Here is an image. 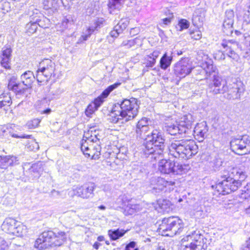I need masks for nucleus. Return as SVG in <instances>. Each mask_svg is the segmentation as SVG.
<instances>
[{
  "label": "nucleus",
  "instance_id": "49",
  "mask_svg": "<svg viewBox=\"0 0 250 250\" xmlns=\"http://www.w3.org/2000/svg\"><path fill=\"white\" fill-rule=\"evenodd\" d=\"M226 55L224 50L223 51L217 50L213 54L214 59L219 61L225 60Z\"/></svg>",
  "mask_w": 250,
  "mask_h": 250
},
{
  "label": "nucleus",
  "instance_id": "30",
  "mask_svg": "<svg viewBox=\"0 0 250 250\" xmlns=\"http://www.w3.org/2000/svg\"><path fill=\"white\" fill-rule=\"evenodd\" d=\"M76 19L74 16L71 15H68L64 17L62 22V26L63 29L70 28L73 25Z\"/></svg>",
  "mask_w": 250,
  "mask_h": 250
},
{
  "label": "nucleus",
  "instance_id": "3",
  "mask_svg": "<svg viewBox=\"0 0 250 250\" xmlns=\"http://www.w3.org/2000/svg\"><path fill=\"white\" fill-rule=\"evenodd\" d=\"M139 108L137 99H125L120 104L118 103L114 104L111 112V121L116 124L131 120L137 115Z\"/></svg>",
  "mask_w": 250,
  "mask_h": 250
},
{
  "label": "nucleus",
  "instance_id": "15",
  "mask_svg": "<svg viewBox=\"0 0 250 250\" xmlns=\"http://www.w3.org/2000/svg\"><path fill=\"white\" fill-rule=\"evenodd\" d=\"M224 49V52L229 58L235 61H237L239 58V55L233 50L235 46L237 45V42L231 41H223L221 44Z\"/></svg>",
  "mask_w": 250,
  "mask_h": 250
},
{
  "label": "nucleus",
  "instance_id": "46",
  "mask_svg": "<svg viewBox=\"0 0 250 250\" xmlns=\"http://www.w3.org/2000/svg\"><path fill=\"white\" fill-rule=\"evenodd\" d=\"M235 190L232 189V188H217L215 190L214 194L222 195H226L232 192H234Z\"/></svg>",
  "mask_w": 250,
  "mask_h": 250
},
{
  "label": "nucleus",
  "instance_id": "20",
  "mask_svg": "<svg viewBox=\"0 0 250 250\" xmlns=\"http://www.w3.org/2000/svg\"><path fill=\"white\" fill-rule=\"evenodd\" d=\"M174 166L175 163L171 161L162 159L159 163L158 170L162 174H173Z\"/></svg>",
  "mask_w": 250,
  "mask_h": 250
},
{
  "label": "nucleus",
  "instance_id": "11",
  "mask_svg": "<svg viewBox=\"0 0 250 250\" xmlns=\"http://www.w3.org/2000/svg\"><path fill=\"white\" fill-rule=\"evenodd\" d=\"M193 68L188 58H183L176 62L174 66L175 75L180 78H185L189 74Z\"/></svg>",
  "mask_w": 250,
  "mask_h": 250
},
{
  "label": "nucleus",
  "instance_id": "56",
  "mask_svg": "<svg viewBox=\"0 0 250 250\" xmlns=\"http://www.w3.org/2000/svg\"><path fill=\"white\" fill-rule=\"evenodd\" d=\"M240 197L243 199H248L249 198H250V193L249 189L247 188V190H245L244 193L242 192Z\"/></svg>",
  "mask_w": 250,
  "mask_h": 250
},
{
  "label": "nucleus",
  "instance_id": "62",
  "mask_svg": "<svg viewBox=\"0 0 250 250\" xmlns=\"http://www.w3.org/2000/svg\"><path fill=\"white\" fill-rule=\"evenodd\" d=\"M136 243L134 241L130 242L129 244H128L125 248H127V249H136L137 248H135Z\"/></svg>",
  "mask_w": 250,
  "mask_h": 250
},
{
  "label": "nucleus",
  "instance_id": "26",
  "mask_svg": "<svg viewBox=\"0 0 250 250\" xmlns=\"http://www.w3.org/2000/svg\"><path fill=\"white\" fill-rule=\"evenodd\" d=\"M93 188H73V193L83 198H88L92 196Z\"/></svg>",
  "mask_w": 250,
  "mask_h": 250
},
{
  "label": "nucleus",
  "instance_id": "8",
  "mask_svg": "<svg viewBox=\"0 0 250 250\" xmlns=\"http://www.w3.org/2000/svg\"><path fill=\"white\" fill-rule=\"evenodd\" d=\"M55 62L50 59H45L41 61L38 66L36 76L38 82H47L52 76L55 77Z\"/></svg>",
  "mask_w": 250,
  "mask_h": 250
},
{
  "label": "nucleus",
  "instance_id": "12",
  "mask_svg": "<svg viewBox=\"0 0 250 250\" xmlns=\"http://www.w3.org/2000/svg\"><path fill=\"white\" fill-rule=\"evenodd\" d=\"M234 13L232 10H228L225 12L222 30L227 36H230L233 30Z\"/></svg>",
  "mask_w": 250,
  "mask_h": 250
},
{
  "label": "nucleus",
  "instance_id": "14",
  "mask_svg": "<svg viewBox=\"0 0 250 250\" xmlns=\"http://www.w3.org/2000/svg\"><path fill=\"white\" fill-rule=\"evenodd\" d=\"M178 217L172 216L165 218L162 220V223L158 228L159 232L162 233V235L166 236L165 234L171 232L174 225L177 224L176 219Z\"/></svg>",
  "mask_w": 250,
  "mask_h": 250
},
{
  "label": "nucleus",
  "instance_id": "55",
  "mask_svg": "<svg viewBox=\"0 0 250 250\" xmlns=\"http://www.w3.org/2000/svg\"><path fill=\"white\" fill-rule=\"evenodd\" d=\"M213 166L215 168L217 169L222 166V161L221 159H215L213 161Z\"/></svg>",
  "mask_w": 250,
  "mask_h": 250
},
{
  "label": "nucleus",
  "instance_id": "38",
  "mask_svg": "<svg viewBox=\"0 0 250 250\" xmlns=\"http://www.w3.org/2000/svg\"><path fill=\"white\" fill-rule=\"evenodd\" d=\"M121 0H111L108 3L110 13H113L114 10H119L122 7Z\"/></svg>",
  "mask_w": 250,
  "mask_h": 250
},
{
  "label": "nucleus",
  "instance_id": "9",
  "mask_svg": "<svg viewBox=\"0 0 250 250\" xmlns=\"http://www.w3.org/2000/svg\"><path fill=\"white\" fill-rule=\"evenodd\" d=\"M246 177L245 172L243 171L240 168L237 167H232L230 170L229 176L226 177V176H222V179L218 180L216 183L217 187L232 188L233 185L234 180L233 178H238L239 181H243Z\"/></svg>",
  "mask_w": 250,
  "mask_h": 250
},
{
  "label": "nucleus",
  "instance_id": "23",
  "mask_svg": "<svg viewBox=\"0 0 250 250\" xmlns=\"http://www.w3.org/2000/svg\"><path fill=\"white\" fill-rule=\"evenodd\" d=\"M194 121L193 117L190 114H187L181 118L179 124L181 127L185 128V133L184 134H189Z\"/></svg>",
  "mask_w": 250,
  "mask_h": 250
},
{
  "label": "nucleus",
  "instance_id": "16",
  "mask_svg": "<svg viewBox=\"0 0 250 250\" xmlns=\"http://www.w3.org/2000/svg\"><path fill=\"white\" fill-rule=\"evenodd\" d=\"M208 127L206 122H203L197 124L194 128V136L199 142H202L207 136Z\"/></svg>",
  "mask_w": 250,
  "mask_h": 250
},
{
  "label": "nucleus",
  "instance_id": "60",
  "mask_svg": "<svg viewBox=\"0 0 250 250\" xmlns=\"http://www.w3.org/2000/svg\"><path fill=\"white\" fill-rule=\"evenodd\" d=\"M241 250H250V237L247 240L245 244L243 246Z\"/></svg>",
  "mask_w": 250,
  "mask_h": 250
},
{
  "label": "nucleus",
  "instance_id": "13",
  "mask_svg": "<svg viewBox=\"0 0 250 250\" xmlns=\"http://www.w3.org/2000/svg\"><path fill=\"white\" fill-rule=\"evenodd\" d=\"M12 49L10 45L4 46L0 53V64L6 70H10Z\"/></svg>",
  "mask_w": 250,
  "mask_h": 250
},
{
  "label": "nucleus",
  "instance_id": "28",
  "mask_svg": "<svg viewBox=\"0 0 250 250\" xmlns=\"http://www.w3.org/2000/svg\"><path fill=\"white\" fill-rule=\"evenodd\" d=\"M131 202H133V199L129 195L123 194L120 195L116 200V203L120 207H126L127 204Z\"/></svg>",
  "mask_w": 250,
  "mask_h": 250
},
{
  "label": "nucleus",
  "instance_id": "53",
  "mask_svg": "<svg viewBox=\"0 0 250 250\" xmlns=\"http://www.w3.org/2000/svg\"><path fill=\"white\" fill-rule=\"evenodd\" d=\"M9 244L3 238L0 237V250H7Z\"/></svg>",
  "mask_w": 250,
  "mask_h": 250
},
{
  "label": "nucleus",
  "instance_id": "45",
  "mask_svg": "<svg viewBox=\"0 0 250 250\" xmlns=\"http://www.w3.org/2000/svg\"><path fill=\"white\" fill-rule=\"evenodd\" d=\"M203 66L206 71L207 77L211 75V73L215 72L216 68L212 64L205 63L203 64Z\"/></svg>",
  "mask_w": 250,
  "mask_h": 250
},
{
  "label": "nucleus",
  "instance_id": "27",
  "mask_svg": "<svg viewBox=\"0 0 250 250\" xmlns=\"http://www.w3.org/2000/svg\"><path fill=\"white\" fill-rule=\"evenodd\" d=\"M157 208L160 209L159 211L168 212L170 210L171 202L167 199H159L157 200Z\"/></svg>",
  "mask_w": 250,
  "mask_h": 250
},
{
  "label": "nucleus",
  "instance_id": "47",
  "mask_svg": "<svg viewBox=\"0 0 250 250\" xmlns=\"http://www.w3.org/2000/svg\"><path fill=\"white\" fill-rule=\"evenodd\" d=\"M97 109L98 108L95 106V104L91 103L87 106L85 109V115L87 117H90Z\"/></svg>",
  "mask_w": 250,
  "mask_h": 250
},
{
  "label": "nucleus",
  "instance_id": "44",
  "mask_svg": "<svg viewBox=\"0 0 250 250\" xmlns=\"http://www.w3.org/2000/svg\"><path fill=\"white\" fill-rule=\"evenodd\" d=\"M17 83V77L14 75L10 76L8 79V89L11 91L13 89H14L15 86Z\"/></svg>",
  "mask_w": 250,
  "mask_h": 250
},
{
  "label": "nucleus",
  "instance_id": "36",
  "mask_svg": "<svg viewBox=\"0 0 250 250\" xmlns=\"http://www.w3.org/2000/svg\"><path fill=\"white\" fill-rule=\"evenodd\" d=\"M42 4L43 9L45 10H56L58 6V2L56 0H43Z\"/></svg>",
  "mask_w": 250,
  "mask_h": 250
},
{
  "label": "nucleus",
  "instance_id": "32",
  "mask_svg": "<svg viewBox=\"0 0 250 250\" xmlns=\"http://www.w3.org/2000/svg\"><path fill=\"white\" fill-rule=\"evenodd\" d=\"M142 44V40L138 37L130 40H126L123 42L121 46H125L126 48L134 47L135 45L140 46Z\"/></svg>",
  "mask_w": 250,
  "mask_h": 250
},
{
  "label": "nucleus",
  "instance_id": "40",
  "mask_svg": "<svg viewBox=\"0 0 250 250\" xmlns=\"http://www.w3.org/2000/svg\"><path fill=\"white\" fill-rule=\"evenodd\" d=\"M24 84L21 82V83H18L15 86L14 89H13L11 91H13L16 94H23L25 91L28 88Z\"/></svg>",
  "mask_w": 250,
  "mask_h": 250
},
{
  "label": "nucleus",
  "instance_id": "24",
  "mask_svg": "<svg viewBox=\"0 0 250 250\" xmlns=\"http://www.w3.org/2000/svg\"><path fill=\"white\" fill-rule=\"evenodd\" d=\"M18 222L13 218H6L2 224V229L7 233H12Z\"/></svg>",
  "mask_w": 250,
  "mask_h": 250
},
{
  "label": "nucleus",
  "instance_id": "41",
  "mask_svg": "<svg viewBox=\"0 0 250 250\" xmlns=\"http://www.w3.org/2000/svg\"><path fill=\"white\" fill-rule=\"evenodd\" d=\"M187 166L186 165H182L178 164L177 166H174V168L173 171V174H182L186 173L187 171Z\"/></svg>",
  "mask_w": 250,
  "mask_h": 250
},
{
  "label": "nucleus",
  "instance_id": "51",
  "mask_svg": "<svg viewBox=\"0 0 250 250\" xmlns=\"http://www.w3.org/2000/svg\"><path fill=\"white\" fill-rule=\"evenodd\" d=\"M146 62L144 63L147 67H152L156 63V61L148 55L146 58Z\"/></svg>",
  "mask_w": 250,
  "mask_h": 250
},
{
  "label": "nucleus",
  "instance_id": "39",
  "mask_svg": "<svg viewBox=\"0 0 250 250\" xmlns=\"http://www.w3.org/2000/svg\"><path fill=\"white\" fill-rule=\"evenodd\" d=\"M98 26L99 24L97 21L95 22L93 25H91L87 29L85 35L82 36L83 40L86 41L97 29Z\"/></svg>",
  "mask_w": 250,
  "mask_h": 250
},
{
  "label": "nucleus",
  "instance_id": "19",
  "mask_svg": "<svg viewBox=\"0 0 250 250\" xmlns=\"http://www.w3.org/2000/svg\"><path fill=\"white\" fill-rule=\"evenodd\" d=\"M12 103L9 93L3 92L0 94V113H6L9 109Z\"/></svg>",
  "mask_w": 250,
  "mask_h": 250
},
{
  "label": "nucleus",
  "instance_id": "10",
  "mask_svg": "<svg viewBox=\"0 0 250 250\" xmlns=\"http://www.w3.org/2000/svg\"><path fill=\"white\" fill-rule=\"evenodd\" d=\"M230 145L231 150L236 154L250 153V138L247 135L232 139Z\"/></svg>",
  "mask_w": 250,
  "mask_h": 250
},
{
  "label": "nucleus",
  "instance_id": "34",
  "mask_svg": "<svg viewBox=\"0 0 250 250\" xmlns=\"http://www.w3.org/2000/svg\"><path fill=\"white\" fill-rule=\"evenodd\" d=\"M193 73L195 74L197 80H202L207 78L206 71L203 66H197L193 68Z\"/></svg>",
  "mask_w": 250,
  "mask_h": 250
},
{
  "label": "nucleus",
  "instance_id": "54",
  "mask_svg": "<svg viewBox=\"0 0 250 250\" xmlns=\"http://www.w3.org/2000/svg\"><path fill=\"white\" fill-rule=\"evenodd\" d=\"M243 19L244 21L247 23L250 22V8H248V10L245 11Z\"/></svg>",
  "mask_w": 250,
  "mask_h": 250
},
{
  "label": "nucleus",
  "instance_id": "21",
  "mask_svg": "<svg viewBox=\"0 0 250 250\" xmlns=\"http://www.w3.org/2000/svg\"><path fill=\"white\" fill-rule=\"evenodd\" d=\"M129 24V20L127 18L122 19L118 24L115 25L110 33V36L113 38H117L123 32Z\"/></svg>",
  "mask_w": 250,
  "mask_h": 250
},
{
  "label": "nucleus",
  "instance_id": "17",
  "mask_svg": "<svg viewBox=\"0 0 250 250\" xmlns=\"http://www.w3.org/2000/svg\"><path fill=\"white\" fill-rule=\"evenodd\" d=\"M120 84V83H115L109 86L100 96L94 100L92 103L94 104L95 106L98 109V108L103 104L104 101V99L107 98L110 93L116 88Z\"/></svg>",
  "mask_w": 250,
  "mask_h": 250
},
{
  "label": "nucleus",
  "instance_id": "5",
  "mask_svg": "<svg viewBox=\"0 0 250 250\" xmlns=\"http://www.w3.org/2000/svg\"><path fill=\"white\" fill-rule=\"evenodd\" d=\"M81 150L88 157L92 159H98L101 155V147L100 139L97 134L92 135L89 131L84 133L82 140Z\"/></svg>",
  "mask_w": 250,
  "mask_h": 250
},
{
  "label": "nucleus",
  "instance_id": "43",
  "mask_svg": "<svg viewBox=\"0 0 250 250\" xmlns=\"http://www.w3.org/2000/svg\"><path fill=\"white\" fill-rule=\"evenodd\" d=\"M41 122V120L38 118L34 119L29 121L26 125L29 129H33L37 127Z\"/></svg>",
  "mask_w": 250,
  "mask_h": 250
},
{
  "label": "nucleus",
  "instance_id": "37",
  "mask_svg": "<svg viewBox=\"0 0 250 250\" xmlns=\"http://www.w3.org/2000/svg\"><path fill=\"white\" fill-rule=\"evenodd\" d=\"M16 161V157L14 156H1L0 165H3L7 167L13 165V164Z\"/></svg>",
  "mask_w": 250,
  "mask_h": 250
},
{
  "label": "nucleus",
  "instance_id": "50",
  "mask_svg": "<svg viewBox=\"0 0 250 250\" xmlns=\"http://www.w3.org/2000/svg\"><path fill=\"white\" fill-rule=\"evenodd\" d=\"M178 26L180 27V31H182L183 29H187L189 25V22L188 21L185 19H181L179 21Z\"/></svg>",
  "mask_w": 250,
  "mask_h": 250
},
{
  "label": "nucleus",
  "instance_id": "18",
  "mask_svg": "<svg viewBox=\"0 0 250 250\" xmlns=\"http://www.w3.org/2000/svg\"><path fill=\"white\" fill-rule=\"evenodd\" d=\"M176 220L177 224L174 225L170 232L165 234L166 236L173 237L174 235L182 234L185 232L187 233V235L189 232L188 231V228L184 227V225L181 219L178 217L177 219H176Z\"/></svg>",
  "mask_w": 250,
  "mask_h": 250
},
{
  "label": "nucleus",
  "instance_id": "42",
  "mask_svg": "<svg viewBox=\"0 0 250 250\" xmlns=\"http://www.w3.org/2000/svg\"><path fill=\"white\" fill-rule=\"evenodd\" d=\"M26 28L28 33L33 34L35 33L38 28L37 22H35V21L29 22L26 24Z\"/></svg>",
  "mask_w": 250,
  "mask_h": 250
},
{
  "label": "nucleus",
  "instance_id": "58",
  "mask_svg": "<svg viewBox=\"0 0 250 250\" xmlns=\"http://www.w3.org/2000/svg\"><path fill=\"white\" fill-rule=\"evenodd\" d=\"M35 22H37V26L39 25V26L44 28H47L46 25L44 23L42 19H37L36 20Z\"/></svg>",
  "mask_w": 250,
  "mask_h": 250
},
{
  "label": "nucleus",
  "instance_id": "2",
  "mask_svg": "<svg viewBox=\"0 0 250 250\" xmlns=\"http://www.w3.org/2000/svg\"><path fill=\"white\" fill-rule=\"evenodd\" d=\"M209 92L213 95L225 93L224 96L228 100H236L240 98L243 92L242 83L233 82L228 85L222 78L218 75H214L211 82L208 84Z\"/></svg>",
  "mask_w": 250,
  "mask_h": 250
},
{
  "label": "nucleus",
  "instance_id": "29",
  "mask_svg": "<svg viewBox=\"0 0 250 250\" xmlns=\"http://www.w3.org/2000/svg\"><path fill=\"white\" fill-rule=\"evenodd\" d=\"M172 59V56H168L167 53H165L160 59V67L163 70H166L170 65Z\"/></svg>",
  "mask_w": 250,
  "mask_h": 250
},
{
  "label": "nucleus",
  "instance_id": "25",
  "mask_svg": "<svg viewBox=\"0 0 250 250\" xmlns=\"http://www.w3.org/2000/svg\"><path fill=\"white\" fill-rule=\"evenodd\" d=\"M35 76L31 71H27L21 76V82L27 87H29L33 83Z\"/></svg>",
  "mask_w": 250,
  "mask_h": 250
},
{
  "label": "nucleus",
  "instance_id": "31",
  "mask_svg": "<svg viewBox=\"0 0 250 250\" xmlns=\"http://www.w3.org/2000/svg\"><path fill=\"white\" fill-rule=\"evenodd\" d=\"M27 232V227L20 222H18L12 234L18 236H22Z\"/></svg>",
  "mask_w": 250,
  "mask_h": 250
},
{
  "label": "nucleus",
  "instance_id": "7",
  "mask_svg": "<svg viewBox=\"0 0 250 250\" xmlns=\"http://www.w3.org/2000/svg\"><path fill=\"white\" fill-rule=\"evenodd\" d=\"M207 245L199 231H189L181 240L180 250H206Z\"/></svg>",
  "mask_w": 250,
  "mask_h": 250
},
{
  "label": "nucleus",
  "instance_id": "6",
  "mask_svg": "<svg viewBox=\"0 0 250 250\" xmlns=\"http://www.w3.org/2000/svg\"><path fill=\"white\" fill-rule=\"evenodd\" d=\"M66 238L65 233L59 231L57 234L51 230L44 231L36 240L34 247L38 249L61 246Z\"/></svg>",
  "mask_w": 250,
  "mask_h": 250
},
{
  "label": "nucleus",
  "instance_id": "52",
  "mask_svg": "<svg viewBox=\"0 0 250 250\" xmlns=\"http://www.w3.org/2000/svg\"><path fill=\"white\" fill-rule=\"evenodd\" d=\"M45 102V100H42V101H39L37 102L36 103V105H37V109L39 111L41 112V113L42 114H49L51 111V109L50 108H47L46 109H43V110H40V108L38 107L37 106L39 105V104H43Z\"/></svg>",
  "mask_w": 250,
  "mask_h": 250
},
{
  "label": "nucleus",
  "instance_id": "1",
  "mask_svg": "<svg viewBox=\"0 0 250 250\" xmlns=\"http://www.w3.org/2000/svg\"><path fill=\"white\" fill-rule=\"evenodd\" d=\"M149 119L143 117L137 122L135 127L137 138L144 139L142 146L144 154L147 157L152 154L154 159L161 156L166 148L165 139L163 132L159 129H154L150 133Z\"/></svg>",
  "mask_w": 250,
  "mask_h": 250
},
{
  "label": "nucleus",
  "instance_id": "4",
  "mask_svg": "<svg viewBox=\"0 0 250 250\" xmlns=\"http://www.w3.org/2000/svg\"><path fill=\"white\" fill-rule=\"evenodd\" d=\"M198 147L193 140H175L169 146L170 154L175 158L190 159L198 152Z\"/></svg>",
  "mask_w": 250,
  "mask_h": 250
},
{
  "label": "nucleus",
  "instance_id": "35",
  "mask_svg": "<svg viewBox=\"0 0 250 250\" xmlns=\"http://www.w3.org/2000/svg\"><path fill=\"white\" fill-rule=\"evenodd\" d=\"M126 231L123 229H119L112 230L111 229L109 230L108 234L110 236L111 239L112 240H116L122 237L125 233Z\"/></svg>",
  "mask_w": 250,
  "mask_h": 250
},
{
  "label": "nucleus",
  "instance_id": "57",
  "mask_svg": "<svg viewBox=\"0 0 250 250\" xmlns=\"http://www.w3.org/2000/svg\"><path fill=\"white\" fill-rule=\"evenodd\" d=\"M192 21L193 24L195 25H198L199 23H201L202 22V20H200V17L198 16L194 15L192 19Z\"/></svg>",
  "mask_w": 250,
  "mask_h": 250
},
{
  "label": "nucleus",
  "instance_id": "22",
  "mask_svg": "<svg viewBox=\"0 0 250 250\" xmlns=\"http://www.w3.org/2000/svg\"><path fill=\"white\" fill-rule=\"evenodd\" d=\"M163 129L171 135H175L177 134H183L185 133V128L181 127L180 124H165Z\"/></svg>",
  "mask_w": 250,
  "mask_h": 250
},
{
  "label": "nucleus",
  "instance_id": "61",
  "mask_svg": "<svg viewBox=\"0 0 250 250\" xmlns=\"http://www.w3.org/2000/svg\"><path fill=\"white\" fill-rule=\"evenodd\" d=\"M245 44L248 47H250V35L245 36Z\"/></svg>",
  "mask_w": 250,
  "mask_h": 250
},
{
  "label": "nucleus",
  "instance_id": "33",
  "mask_svg": "<svg viewBox=\"0 0 250 250\" xmlns=\"http://www.w3.org/2000/svg\"><path fill=\"white\" fill-rule=\"evenodd\" d=\"M140 209V206L136 203V200L133 199V202H130L127 204L125 210L129 215H132Z\"/></svg>",
  "mask_w": 250,
  "mask_h": 250
},
{
  "label": "nucleus",
  "instance_id": "63",
  "mask_svg": "<svg viewBox=\"0 0 250 250\" xmlns=\"http://www.w3.org/2000/svg\"><path fill=\"white\" fill-rule=\"evenodd\" d=\"M243 56L245 58L250 57V49H246L243 52Z\"/></svg>",
  "mask_w": 250,
  "mask_h": 250
},
{
  "label": "nucleus",
  "instance_id": "59",
  "mask_svg": "<svg viewBox=\"0 0 250 250\" xmlns=\"http://www.w3.org/2000/svg\"><path fill=\"white\" fill-rule=\"evenodd\" d=\"M160 54V52L159 51L155 50L148 56L151 57L152 59H154V60H156V59L158 57Z\"/></svg>",
  "mask_w": 250,
  "mask_h": 250
},
{
  "label": "nucleus",
  "instance_id": "48",
  "mask_svg": "<svg viewBox=\"0 0 250 250\" xmlns=\"http://www.w3.org/2000/svg\"><path fill=\"white\" fill-rule=\"evenodd\" d=\"M189 35L191 39L195 40H198L202 37L201 32L198 30H190Z\"/></svg>",
  "mask_w": 250,
  "mask_h": 250
},
{
  "label": "nucleus",
  "instance_id": "64",
  "mask_svg": "<svg viewBox=\"0 0 250 250\" xmlns=\"http://www.w3.org/2000/svg\"><path fill=\"white\" fill-rule=\"evenodd\" d=\"M59 192L56 190L55 189L52 190L50 193V196L52 197H57L59 196Z\"/></svg>",
  "mask_w": 250,
  "mask_h": 250
}]
</instances>
